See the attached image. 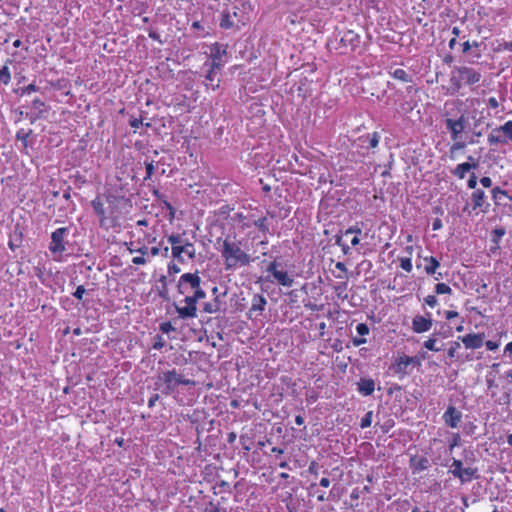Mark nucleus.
I'll return each mask as SVG.
<instances>
[{
    "instance_id": "nucleus-1",
    "label": "nucleus",
    "mask_w": 512,
    "mask_h": 512,
    "mask_svg": "<svg viewBox=\"0 0 512 512\" xmlns=\"http://www.w3.org/2000/svg\"><path fill=\"white\" fill-rule=\"evenodd\" d=\"M221 255L225 260V270H233L237 266H246L251 262V257L245 253L239 243L230 241L226 238L223 241Z\"/></svg>"
},
{
    "instance_id": "nucleus-2",
    "label": "nucleus",
    "mask_w": 512,
    "mask_h": 512,
    "mask_svg": "<svg viewBox=\"0 0 512 512\" xmlns=\"http://www.w3.org/2000/svg\"><path fill=\"white\" fill-rule=\"evenodd\" d=\"M481 74L476 70L461 66L455 67L451 72L450 83L452 87L459 91L463 84L473 85L480 81Z\"/></svg>"
},
{
    "instance_id": "nucleus-3",
    "label": "nucleus",
    "mask_w": 512,
    "mask_h": 512,
    "mask_svg": "<svg viewBox=\"0 0 512 512\" xmlns=\"http://www.w3.org/2000/svg\"><path fill=\"white\" fill-rule=\"evenodd\" d=\"M157 380L164 383L162 393L170 395L178 385H192L194 381L184 378L176 369L164 371L157 376Z\"/></svg>"
},
{
    "instance_id": "nucleus-4",
    "label": "nucleus",
    "mask_w": 512,
    "mask_h": 512,
    "mask_svg": "<svg viewBox=\"0 0 512 512\" xmlns=\"http://www.w3.org/2000/svg\"><path fill=\"white\" fill-rule=\"evenodd\" d=\"M201 282L198 271L195 273H184L180 276L178 281V292L182 295H186L191 291H197V289L201 288Z\"/></svg>"
},
{
    "instance_id": "nucleus-5",
    "label": "nucleus",
    "mask_w": 512,
    "mask_h": 512,
    "mask_svg": "<svg viewBox=\"0 0 512 512\" xmlns=\"http://www.w3.org/2000/svg\"><path fill=\"white\" fill-rule=\"evenodd\" d=\"M420 364V360L416 356L412 357L403 355L395 360V362L390 366V370L394 374H399L400 378H403L410 373V365L419 366Z\"/></svg>"
},
{
    "instance_id": "nucleus-6",
    "label": "nucleus",
    "mask_w": 512,
    "mask_h": 512,
    "mask_svg": "<svg viewBox=\"0 0 512 512\" xmlns=\"http://www.w3.org/2000/svg\"><path fill=\"white\" fill-rule=\"evenodd\" d=\"M68 233L69 229L67 227H61L52 232L51 242L49 244V250L52 254L61 255L66 250L65 237Z\"/></svg>"
},
{
    "instance_id": "nucleus-7",
    "label": "nucleus",
    "mask_w": 512,
    "mask_h": 512,
    "mask_svg": "<svg viewBox=\"0 0 512 512\" xmlns=\"http://www.w3.org/2000/svg\"><path fill=\"white\" fill-rule=\"evenodd\" d=\"M199 300L192 294L187 295L184 299L185 306H176V311L181 319L196 318L197 317V302Z\"/></svg>"
},
{
    "instance_id": "nucleus-8",
    "label": "nucleus",
    "mask_w": 512,
    "mask_h": 512,
    "mask_svg": "<svg viewBox=\"0 0 512 512\" xmlns=\"http://www.w3.org/2000/svg\"><path fill=\"white\" fill-rule=\"evenodd\" d=\"M240 10L233 8V11H227L223 14L220 27L224 29L237 28L240 29L244 25V21L240 18Z\"/></svg>"
},
{
    "instance_id": "nucleus-9",
    "label": "nucleus",
    "mask_w": 512,
    "mask_h": 512,
    "mask_svg": "<svg viewBox=\"0 0 512 512\" xmlns=\"http://www.w3.org/2000/svg\"><path fill=\"white\" fill-rule=\"evenodd\" d=\"M459 339L462 341L466 349H478L483 346L485 340L484 333H471L464 336H460Z\"/></svg>"
},
{
    "instance_id": "nucleus-10",
    "label": "nucleus",
    "mask_w": 512,
    "mask_h": 512,
    "mask_svg": "<svg viewBox=\"0 0 512 512\" xmlns=\"http://www.w3.org/2000/svg\"><path fill=\"white\" fill-rule=\"evenodd\" d=\"M432 324L433 321L430 318V313H427V317L417 315L412 320V329L415 333H423L429 331L432 327Z\"/></svg>"
},
{
    "instance_id": "nucleus-11",
    "label": "nucleus",
    "mask_w": 512,
    "mask_h": 512,
    "mask_svg": "<svg viewBox=\"0 0 512 512\" xmlns=\"http://www.w3.org/2000/svg\"><path fill=\"white\" fill-rule=\"evenodd\" d=\"M461 419L462 413L452 405L448 406L447 410L443 414L445 424L451 428L458 427Z\"/></svg>"
},
{
    "instance_id": "nucleus-12",
    "label": "nucleus",
    "mask_w": 512,
    "mask_h": 512,
    "mask_svg": "<svg viewBox=\"0 0 512 512\" xmlns=\"http://www.w3.org/2000/svg\"><path fill=\"white\" fill-rule=\"evenodd\" d=\"M267 305L266 298L261 294H254L251 301V308L249 309V317L251 318L252 313L256 312L257 315H261Z\"/></svg>"
},
{
    "instance_id": "nucleus-13",
    "label": "nucleus",
    "mask_w": 512,
    "mask_h": 512,
    "mask_svg": "<svg viewBox=\"0 0 512 512\" xmlns=\"http://www.w3.org/2000/svg\"><path fill=\"white\" fill-rule=\"evenodd\" d=\"M485 198L486 196L483 190H475L471 195L473 209L476 210L477 208H480L482 212H487L490 205L485 203Z\"/></svg>"
},
{
    "instance_id": "nucleus-14",
    "label": "nucleus",
    "mask_w": 512,
    "mask_h": 512,
    "mask_svg": "<svg viewBox=\"0 0 512 512\" xmlns=\"http://www.w3.org/2000/svg\"><path fill=\"white\" fill-rule=\"evenodd\" d=\"M357 390L363 396H370L375 390V382L371 378L362 377L357 382Z\"/></svg>"
},
{
    "instance_id": "nucleus-15",
    "label": "nucleus",
    "mask_w": 512,
    "mask_h": 512,
    "mask_svg": "<svg viewBox=\"0 0 512 512\" xmlns=\"http://www.w3.org/2000/svg\"><path fill=\"white\" fill-rule=\"evenodd\" d=\"M445 126H446L447 130L450 132L451 139L453 141L458 140L460 135L464 131V129L457 122H455L454 119H451V118H447L445 120Z\"/></svg>"
},
{
    "instance_id": "nucleus-16",
    "label": "nucleus",
    "mask_w": 512,
    "mask_h": 512,
    "mask_svg": "<svg viewBox=\"0 0 512 512\" xmlns=\"http://www.w3.org/2000/svg\"><path fill=\"white\" fill-rule=\"evenodd\" d=\"M410 467L413 473L424 471L429 467V460L426 457L413 456L410 458Z\"/></svg>"
},
{
    "instance_id": "nucleus-17",
    "label": "nucleus",
    "mask_w": 512,
    "mask_h": 512,
    "mask_svg": "<svg viewBox=\"0 0 512 512\" xmlns=\"http://www.w3.org/2000/svg\"><path fill=\"white\" fill-rule=\"evenodd\" d=\"M228 45L221 43H214L210 47L211 59L223 60V57L227 54Z\"/></svg>"
},
{
    "instance_id": "nucleus-18",
    "label": "nucleus",
    "mask_w": 512,
    "mask_h": 512,
    "mask_svg": "<svg viewBox=\"0 0 512 512\" xmlns=\"http://www.w3.org/2000/svg\"><path fill=\"white\" fill-rule=\"evenodd\" d=\"M477 167V164H470L469 162L461 163L456 166V168L453 171V174L457 176L460 179H463L467 172H469L471 169H475Z\"/></svg>"
},
{
    "instance_id": "nucleus-19",
    "label": "nucleus",
    "mask_w": 512,
    "mask_h": 512,
    "mask_svg": "<svg viewBox=\"0 0 512 512\" xmlns=\"http://www.w3.org/2000/svg\"><path fill=\"white\" fill-rule=\"evenodd\" d=\"M424 261L426 262L424 267L425 272L428 275H435L436 270L440 267V262L433 256L425 257Z\"/></svg>"
},
{
    "instance_id": "nucleus-20",
    "label": "nucleus",
    "mask_w": 512,
    "mask_h": 512,
    "mask_svg": "<svg viewBox=\"0 0 512 512\" xmlns=\"http://www.w3.org/2000/svg\"><path fill=\"white\" fill-rule=\"evenodd\" d=\"M273 277L278 282V284L284 287H291L294 283V279L291 276H289L287 272L284 271L274 273Z\"/></svg>"
},
{
    "instance_id": "nucleus-21",
    "label": "nucleus",
    "mask_w": 512,
    "mask_h": 512,
    "mask_svg": "<svg viewBox=\"0 0 512 512\" xmlns=\"http://www.w3.org/2000/svg\"><path fill=\"white\" fill-rule=\"evenodd\" d=\"M461 477H458V479L461 482H468L473 478H478L477 475V468L467 467L461 469Z\"/></svg>"
},
{
    "instance_id": "nucleus-22",
    "label": "nucleus",
    "mask_w": 512,
    "mask_h": 512,
    "mask_svg": "<svg viewBox=\"0 0 512 512\" xmlns=\"http://www.w3.org/2000/svg\"><path fill=\"white\" fill-rule=\"evenodd\" d=\"M44 107H45V103L40 100L39 98H35L33 101H32V108L34 110L37 111V113L35 114V116H33L31 118V122L33 123L34 121H36L37 119L41 118L42 117V113L44 112Z\"/></svg>"
},
{
    "instance_id": "nucleus-23",
    "label": "nucleus",
    "mask_w": 512,
    "mask_h": 512,
    "mask_svg": "<svg viewBox=\"0 0 512 512\" xmlns=\"http://www.w3.org/2000/svg\"><path fill=\"white\" fill-rule=\"evenodd\" d=\"M21 238H22V233L21 232L18 233V228H16L14 234L10 236V239L8 242V246L12 251H15L16 248H18L20 246Z\"/></svg>"
},
{
    "instance_id": "nucleus-24",
    "label": "nucleus",
    "mask_w": 512,
    "mask_h": 512,
    "mask_svg": "<svg viewBox=\"0 0 512 512\" xmlns=\"http://www.w3.org/2000/svg\"><path fill=\"white\" fill-rule=\"evenodd\" d=\"M488 142L490 145H497L499 143H506L507 140L502 138L500 130L496 128L489 134Z\"/></svg>"
},
{
    "instance_id": "nucleus-25",
    "label": "nucleus",
    "mask_w": 512,
    "mask_h": 512,
    "mask_svg": "<svg viewBox=\"0 0 512 512\" xmlns=\"http://www.w3.org/2000/svg\"><path fill=\"white\" fill-rule=\"evenodd\" d=\"M216 74H217L216 72H213V70L209 69L205 76L206 80L210 82V84H206V86L207 87L210 86L212 88V90H216L219 87L220 79L219 78L216 79Z\"/></svg>"
},
{
    "instance_id": "nucleus-26",
    "label": "nucleus",
    "mask_w": 512,
    "mask_h": 512,
    "mask_svg": "<svg viewBox=\"0 0 512 512\" xmlns=\"http://www.w3.org/2000/svg\"><path fill=\"white\" fill-rule=\"evenodd\" d=\"M341 41L344 43H349L352 47H355L359 43V36L353 31H347Z\"/></svg>"
},
{
    "instance_id": "nucleus-27",
    "label": "nucleus",
    "mask_w": 512,
    "mask_h": 512,
    "mask_svg": "<svg viewBox=\"0 0 512 512\" xmlns=\"http://www.w3.org/2000/svg\"><path fill=\"white\" fill-rule=\"evenodd\" d=\"M393 77L403 82H412V75L406 72L404 69H396L393 72Z\"/></svg>"
},
{
    "instance_id": "nucleus-28",
    "label": "nucleus",
    "mask_w": 512,
    "mask_h": 512,
    "mask_svg": "<svg viewBox=\"0 0 512 512\" xmlns=\"http://www.w3.org/2000/svg\"><path fill=\"white\" fill-rule=\"evenodd\" d=\"M506 234V229L504 227H498L495 228L492 231V238L491 241L496 245V247L499 246V243L501 241V238Z\"/></svg>"
},
{
    "instance_id": "nucleus-29",
    "label": "nucleus",
    "mask_w": 512,
    "mask_h": 512,
    "mask_svg": "<svg viewBox=\"0 0 512 512\" xmlns=\"http://www.w3.org/2000/svg\"><path fill=\"white\" fill-rule=\"evenodd\" d=\"M450 473L455 477V478H458V477H461V469L463 468L462 467V461L461 460H458L456 458H453L452 460V464L450 465Z\"/></svg>"
},
{
    "instance_id": "nucleus-30",
    "label": "nucleus",
    "mask_w": 512,
    "mask_h": 512,
    "mask_svg": "<svg viewBox=\"0 0 512 512\" xmlns=\"http://www.w3.org/2000/svg\"><path fill=\"white\" fill-rule=\"evenodd\" d=\"M380 138H381V136L378 132H373V133L367 134L365 136L366 141H368L369 148L377 147L379 144Z\"/></svg>"
},
{
    "instance_id": "nucleus-31",
    "label": "nucleus",
    "mask_w": 512,
    "mask_h": 512,
    "mask_svg": "<svg viewBox=\"0 0 512 512\" xmlns=\"http://www.w3.org/2000/svg\"><path fill=\"white\" fill-rule=\"evenodd\" d=\"M184 253V244L181 245H174L171 248V254L173 258L177 259L179 262H184V258L182 257V254Z\"/></svg>"
},
{
    "instance_id": "nucleus-32",
    "label": "nucleus",
    "mask_w": 512,
    "mask_h": 512,
    "mask_svg": "<svg viewBox=\"0 0 512 512\" xmlns=\"http://www.w3.org/2000/svg\"><path fill=\"white\" fill-rule=\"evenodd\" d=\"M10 81H11V73H10L9 67L4 65L3 67L0 68V82L3 83L4 85H7V84H9Z\"/></svg>"
},
{
    "instance_id": "nucleus-33",
    "label": "nucleus",
    "mask_w": 512,
    "mask_h": 512,
    "mask_svg": "<svg viewBox=\"0 0 512 512\" xmlns=\"http://www.w3.org/2000/svg\"><path fill=\"white\" fill-rule=\"evenodd\" d=\"M32 134V130L24 131L23 129L17 132L16 138L20 140L25 148L28 147V138Z\"/></svg>"
},
{
    "instance_id": "nucleus-34",
    "label": "nucleus",
    "mask_w": 512,
    "mask_h": 512,
    "mask_svg": "<svg viewBox=\"0 0 512 512\" xmlns=\"http://www.w3.org/2000/svg\"><path fill=\"white\" fill-rule=\"evenodd\" d=\"M184 254L187 255L191 260H193L196 256V249L194 245L188 240L184 243Z\"/></svg>"
},
{
    "instance_id": "nucleus-35",
    "label": "nucleus",
    "mask_w": 512,
    "mask_h": 512,
    "mask_svg": "<svg viewBox=\"0 0 512 512\" xmlns=\"http://www.w3.org/2000/svg\"><path fill=\"white\" fill-rule=\"evenodd\" d=\"M91 205L94 209V212L98 215V216H104L105 215V208H104V205L103 203L99 200V199H94L92 202H91Z\"/></svg>"
},
{
    "instance_id": "nucleus-36",
    "label": "nucleus",
    "mask_w": 512,
    "mask_h": 512,
    "mask_svg": "<svg viewBox=\"0 0 512 512\" xmlns=\"http://www.w3.org/2000/svg\"><path fill=\"white\" fill-rule=\"evenodd\" d=\"M497 129L500 130V133H503L509 140H512V121H507Z\"/></svg>"
},
{
    "instance_id": "nucleus-37",
    "label": "nucleus",
    "mask_w": 512,
    "mask_h": 512,
    "mask_svg": "<svg viewBox=\"0 0 512 512\" xmlns=\"http://www.w3.org/2000/svg\"><path fill=\"white\" fill-rule=\"evenodd\" d=\"M168 242L172 245H181L184 244L187 239H183V237L180 234H171L167 238Z\"/></svg>"
},
{
    "instance_id": "nucleus-38",
    "label": "nucleus",
    "mask_w": 512,
    "mask_h": 512,
    "mask_svg": "<svg viewBox=\"0 0 512 512\" xmlns=\"http://www.w3.org/2000/svg\"><path fill=\"white\" fill-rule=\"evenodd\" d=\"M267 219L266 217H263V218H259L257 220L254 221V226H256L261 232L263 233H267L269 232V227L266 223Z\"/></svg>"
},
{
    "instance_id": "nucleus-39",
    "label": "nucleus",
    "mask_w": 512,
    "mask_h": 512,
    "mask_svg": "<svg viewBox=\"0 0 512 512\" xmlns=\"http://www.w3.org/2000/svg\"><path fill=\"white\" fill-rule=\"evenodd\" d=\"M129 125L134 128V129H138L141 125H144V122H143V118H135L133 116L130 117L129 119ZM145 126L146 127H150L151 124L150 123H145Z\"/></svg>"
},
{
    "instance_id": "nucleus-40",
    "label": "nucleus",
    "mask_w": 512,
    "mask_h": 512,
    "mask_svg": "<svg viewBox=\"0 0 512 512\" xmlns=\"http://www.w3.org/2000/svg\"><path fill=\"white\" fill-rule=\"evenodd\" d=\"M435 292L437 294H451L452 289L445 283H437L435 286Z\"/></svg>"
},
{
    "instance_id": "nucleus-41",
    "label": "nucleus",
    "mask_w": 512,
    "mask_h": 512,
    "mask_svg": "<svg viewBox=\"0 0 512 512\" xmlns=\"http://www.w3.org/2000/svg\"><path fill=\"white\" fill-rule=\"evenodd\" d=\"M347 288V282L339 283L336 286H334V290L336 292V295L338 298L346 299L347 295H343V292Z\"/></svg>"
},
{
    "instance_id": "nucleus-42",
    "label": "nucleus",
    "mask_w": 512,
    "mask_h": 512,
    "mask_svg": "<svg viewBox=\"0 0 512 512\" xmlns=\"http://www.w3.org/2000/svg\"><path fill=\"white\" fill-rule=\"evenodd\" d=\"M372 417H373V412L368 411L365 414V416L361 419L360 427L362 429L369 427L372 423Z\"/></svg>"
},
{
    "instance_id": "nucleus-43",
    "label": "nucleus",
    "mask_w": 512,
    "mask_h": 512,
    "mask_svg": "<svg viewBox=\"0 0 512 512\" xmlns=\"http://www.w3.org/2000/svg\"><path fill=\"white\" fill-rule=\"evenodd\" d=\"M159 329L162 333L169 334L172 331H175L176 328L171 324V322H162L159 325Z\"/></svg>"
},
{
    "instance_id": "nucleus-44",
    "label": "nucleus",
    "mask_w": 512,
    "mask_h": 512,
    "mask_svg": "<svg viewBox=\"0 0 512 512\" xmlns=\"http://www.w3.org/2000/svg\"><path fill=\"white\" fill-rule=\"evenodd\" d=\"M436 339L434 338H429L428 340H426L423 344V346L427 349V350H430V351H440L439 348L436 347Z\"/></svg>"
},
{
    "instance_id": "nucleus-45",
    "label": "nucleus",
    "mask_w": 512,
    "mask_h": 512,
    "mask_svg": "<svg viewBox=\"0 0 512 512\" xmlns=\"http://www.w3.org/2000/svg\"><path fill=\"white\" fill-rule=\"evenodd\" d=\"M224 65L223 60L211 59V63L209 64V69L216 72L217 70H221Z\"/></svg>"
},
{
    "instance_id": "nucleus-46",
    "label": "nucleus",
    "mask_w": 512,
    "mask_h": 512,
    "mask_svg": "<svg viewBox=\"0 0 512 512\" xmlns=\"http://www.w3.org/2000/svg\"><path fill=\"white\" fill-rule=\"evenodd\" d=\"M154 161H145V169H146V176L144 178V180H148L149 178H151V176L153 175L154 173Z\"/></svg>"
},
{
    "instance_id": "nucleus-47",
    "label": "nucleus",
    "mask_w": 512,
    "mask_h": 512,
    "mask_svg": "<svg viewBox=\"0 0 512 512\" xmlns=\"http://www.w3.org/2000/svg\"><path fill=\"white\" fill-rule=\"evenodd\" d=\"M400 267L403 270H405L406 272H411L412 268H413L411 259L410 258H402Z\"/></svg>"
},
{
    "instance_id": "nucleus-48",
    "label": "nucleus",
    "mask_w": 512,
    "mask_h": 512,
    "mask_svg": "<svg viewBox=\"0 0 512 512\" xmlns=\"http://www.w3.org/2000/svg\"><path fill=\"white\" fill-rule=\"evenodd\" d=\"M203 311L208 314H213V313L219 312L217 306L214 305L212 302L204 303Z\"/></svg>"
},
{
    "instance_id": "nucleus-49",
    "label": "nucleus",
    "mask_w": 512,
    "mask_h": 512,
    "mask_svg": "<svg viewBox=\"0 0 512 512\" xmlns=\"http://www.w3.org/2000/svg\"><path fill=\"white\" fill-rule=\"evenodd\" d=\"M460 348V343L455 341L451 343V346L449 347L447 354L448 357L454 358L456 356L457 350Z\"/></svg>"
},
{
    "instance_id": "nucleus-50",
    "label": "nucleus",
    "mask_w": 512,
    "mask_h": 512,
    "mask_svg": "<svg viewBox=\"0 0 512 512\" xmlns=\"http://www.w3.org/2000/svg\"><path fill=\"white\" fill-rule=\"evenodd\" d=\"M153 348L156 350H160L165 346V340L161 335H156L154 338Z\"/></svg>"
},
{
    "instance_id": "nucleus-51",
    "label": "nucleus",
    "mask_w": 512,
    "mask_h": 512,
    "mask_svg": "<svg viewBox=\"0 0 512 512\" xmlns=\"http://www.w3.org/2000/svg\"><path fill=\"white\" fill-rule=\"evenodd\" d=\"M356 331L359 335L365 336L369 334V327L366 323H359L356 326Z\"/></svg>"
},
{
    "instance_id": "nucleus-52",
    "label": "nucleus",
    "mask_w": 512,
    "mask_h": 512,
    "mask_svg": "<svg viewBox=\"0 0 512 512\" xmlns=\"http://www.w3.org/2000/svg\"><path fill=\"white\" fill-rule=\"evenodd\" d=\"M499 195L506 196V191L502 190V189H501V188H499V187H495V188H493V190H492V197H493V199H494V201H495V203H496V204H499V203H498V197H499Z\"/></svg>"
},
{
    "instance_id": "nucleus-53",
    "label": "nucleus",
    "mask_w": 512,
    "mask_h": 512,
    "mask_svg": "<svg viewBox=\"0 0 512 512\" xmlns=\"http://www.w3.org/2000/svg\"><path fill=\"white\" fill-rule=\"evenodd\" d=\"M424 302L431 308H434L437 305L438 300H437L436 296L428 295L427 297L424 298Z\"/></svg>"
},
{
    "instance_id": "nucleus-54",
    "label": "nucleus",
    "mask_w": 512,
    "mask_h": 512,
    "mask_svg": "<svg viewBox=\"0 0 512 512\" xmlns=\"http://www.w3.org/2000/svg\"><path fill=\"white\" fill-rule=\"evenodd\" d=\"M39 88L35 84H29L28 86L21 89L22 95H29L32 92L37 91Z\"/></svg>"
},
{
    "instance_id": "nucleus-55",
    "label": "nucleus",
    "mask_w": 512,
    "mask_h": 512,
    "mask_svg": "<svg viewBox=\"0 0 512 512\" xmlns=\"http://www.w3.org/2000/svg\"><path fill=\"white\" fill-rule=\"evenodd\" d=\"M86 290L83 285H80L76 288L75 292L73 293V296L78 299L82 300L83 295L85 294Z\"/></svg>"
},
{
    "instance_id": "nucleus-56",
    "label": "nucleus",
    "mask_w": 512,
    "mask_h": 512,
    "mask_svg": "<svg viewBox=\"0 0 512 512\" xmlns=\"http://www.w3.org/2000/svg\"><path fill=\"white\" fill-rule=\"evenodd\" d=\"M279 263L277 261L271 262L267 267V272L271 273L274 276V273L279 272L278 270Z\"/></svg>"
},
{
    "instance_id": "nucleus-57",
    "label": "nucleus",
    "mask_w": 512,
    "mask_h": 512,
    "mask_svg": "<svg viewBox=\"0 0 512 512\" xmlns=\"http://www.w3.org/2000/svg\"><path fill=\"white\" fill-rule=\"evenodd\" d=\"M465 146H466V144L464 142L456 140L455 143L451 146L450 151H451V153H453L456 150L464 149Z\"/></svg>"
},
{
    "instance_id": "nucleus-58",
    "label": "nucleus",
    "mask_w": 512,
    "mask_h": 512,
    "mask_svg": "<svg viewBox=\"0 0 512 512\" xmlns=\"http://www.w3.org/2000/svg\"><path fill=\"white\" fill-rule=\"evenodd\" d=\"M476 185H477V177L475 174H472L470 177H469V180L467 182V186L470 188V189H475L476 188Z\"/></svg>"
},
{
    "instance_id": "nucleus-59",
    "label": "nucleus",
    "mask_w": 512,
    "mask_h": 512,
    "mask_svg": "<svg viewBox=\"0 0 512 512\" xmlns=\"http://www.w3.org/2000/svg\"><path fill=\"white\" fill-rule=\"evenodd\" d=\"M180 272V268L175 263H169L168 264V273L169 274H177Z\"/></svg>"
},
{
    "instance_id": "nucleus-60",
    "label": "nucleus",
    "mask_w": 512,
    "mask_h": 512,
    "mask_svg": "<svg viewBox=\"0 0 512 512\" xmlns=\"http://www.w3.org/2000/svg\"><path fill=\"white\" fill-rule=\"evenodd\" d=\"M485 345H486L487 349L491 350V351H494V350L498 349V347H499L498 342L491 341V340L486 341Z\"/></svg>"
},
{
    "instance_id": "nucleus-61",
    "label": "nucleus",
    "mask_w": 512,
    "mask_h": 512,
    "mask_svg": "<svg viewBox=\"0 0 512 512\" xmlns=\"http://www.w3.org/2000/svg\"><path fill=\"white\" fill-rule=\"evenodd\" d=\"M193 295L198 299V300H202L206 297V292L204 291V289L201 287L199 289H197V291H194Z\"/></svg>"
},
{
    "instance_id": "nucleus-62",
    "label": "nucleus",
    "mask_w": 512,
    "mask_h": 512,
    "mask_svg": "<svg viewBox=\"0 0 512 512\" xmlns=\"http://www.w3.org/2000/svg\"><path fill=\"white\" fill-rule=\"evenodd\" d=\"M361 229L359 227H356V226H352V227H349L346 231H345V235H348V234H355V235H358V234H361Z\"/></svg>"
},
{
    "instance_id": "nucleus-63",
    "label": "nucleus",
    "mask_w": 512,
    "mask_h": 512,
    "mask_svg": "<svg viewBox=\"0 0 512 512\" xmlns=\"http://www.w3.org/2000/svg\"><path fill=\"white\" fill-rule=\"evenodd\" d=\"M480 183H481L485 188H489V187H491V185H492V180H491V178H490V177L485 176V177H482V178L480 179Z\"/></svg>"
},
{
    "instance_id": "nucleus-64",
    "label": "nucleus",
    "mask_w": 512,
    "mask_h": 512,
    "mask_svg": "<svg viewBox=\"0 0 512 512\" xmlns=\"http://www.w3.org/2000/svg\"><path fill=\"white\" fill-rule=\"evenodd\" d=\"M132 263L135 265H144L146 263V259L144 256H136L132 259Z\"/></svg>"
}]
</instances>
